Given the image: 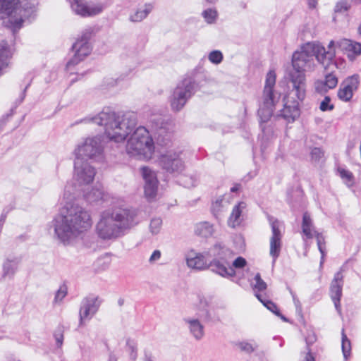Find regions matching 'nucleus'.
Wrapping results in <instances>:
<instances>
[{"label": "nucleus", "instance_id": "1", "mask_svg": "<svg viewBox=\"0 0 361 361\" xmlns=\"http://www.w3.org/2000/svg\"><path fill=\"white\" fill-rule=\"evenodd\" d=\"M96 173L87 159L74 158L73 178L77 185L71 181L66 183L61 199L63 207L51 222L55 235L64 245L73 243L92 226L90 212L74 200L80 187L93 182Z\"/></svg>", "mask_w": 361, "mask_h": 361}, {"label": "nucleus", "instance_id": "2", "mask_svg": "<svg viewBox=\"0 0 361 361\" xmlns=\"http://www.w3.org/2000/svg\"><path fill=\"white\" fill-rule=\"evenodd\" d=\"M92 123L100 126L111 141L123 142L128 137L126 150L137 159L149 160L154 152V144L149 130L142 126L137 127V116L133 111L119 114L109 107L104 108L94 116H88L76 123Z\"/></svg>", "mask_w": 361, "mask_h": 361}, {"label": "nucleus", "instance_id": "3", "mask_svg": "<svg viewBox=\"0 0 361 361\" xmlns=\"http://www.w3.org/2000/svg\"><path fill=\"white\" fill-rule=\"evenodd\" d=\"M334 47V40L329 42L328 50L319 42H310L301 46L299 51L294 52L292 57L293 70L288 73L287 84L291 85L298 98L302 99L306 90L305 72L314 70L315 59L326 69L335 58Z\"/></svg>", "mask_w": 361, "mask_h": 361}, {"label": "nucleus", "instance_id": "4", "mask_svg": "<svg viewBox=\"0 0 361 361\" xmlns=\"http://www.w3.org/2000/svg\"><path fill=\"white\" fill-rule=\"evenodd\" d=\"M141 221L139 211L132 207H115L101 212L95 231L104 240H114L123 236L126 231Z\"/></svg>", "mask_w": 361, "mask_h": 361}, {"label": "nucleus", "instance_id": "5", "mask_svg": "<svg viewBox=\"0 0 361 361\" xmlns=\"http://www.w3.org/2000/svg\"><path fill=\"white\" fill-rule=\"evenodd\" d=\"M36 2L29 0H0V20L13 32L24 23H31L36 17Z\"/></svg>", "mask_w": 361, "mask_h": 361}, {"label": "nucleus", "instance_id": "6", "mask_svg": "<svg viewBox=\"0 0 361 361\" xmlns=\"http://www.w3.org/2000/svg\"><path fill=\"white\" fill-rule=\"evenodd\" d=\"M276 74L274 70L269 71L265 78L264 86L259 101L258 116L264 136L272 133V128L267 124L273 116L274 109L280 102L281 94L275 88Z\"/></svg>", "mask_w": 361, "mask_h": 361}, {"label": "nucleus", "instance_id": "7", "mask_svg": "<svg viewBox=\"0 0 361 361\" xmlns=\"http://www.w3.org/2000/svg\"><path fill=\"white\" fill-rule=\"evenodd\" d=\"M206 254L213 273L226 279L235 276V271L231 267L234 252L223 243H214L206 250Z\"/></svg>", "mask_w": 361, "mask_h": 361}, {"label": "nucleus", "instance_id": "8", "mask_svg": "<svg viewBox=\"0 0 361 361\" xmlns=\"http://www.w3.org/2000/svg\"><path fill=\"white\" fill-rule=\"evenodd\" d=\"M198 89V83L193 76L183 78L173 90L170 97L171 107L180 111Z\"/></svg>", "mask_w": 361, "mask_h": 361}, {"label": "nucleus", "instance_id": "9", "mask_svg": "<svg viewBox=\"0 0 361 361\" xmlns=\"http://www.w3.org/2000/svg\"><path fill=\"white\" fill-rule=\"evenodd\" d=\"M93 29L90 27L85 28L81 33V36L73 44L72 49L74 51L73 56L68 61L66 69L71 74H79L74 71V67L83 61L92 51V47L90 39Z\"/></svg>", "mask_w": 361, "mask_h": 361}, {"label": "nucleus", "instance_id": "10", "mask_svg": "<svg viewBox=\"0 0 361 361\" xmlns=\"http://www.w3.org/2000/svg\"><path fill=\"white\" fill-rule=\"evenodd\" d=\"M104 146L101 136L88 137L73 150L74 158L99 160L102 158Z\"/></svg>", "mask_w": 361, "mask_h": 361}, {"label": "nucleus", "instance_id": "11", "mask_svg": "<svg viewBox=\"0 0 361 361\" xmlns=\"http://www.w3.org/2000/svg\"><path fill=\"white\" fill-rule=\"evenodd\" d=\"M110 0H67L71 11L80 17L88 18L100 14Z\"/></svg>", "mask_w": 361, "mask_h": 361}, {"label": "nucleus", "instance_id": "12", "mask_svg": "<svg viewBox=\"0 0 361 361\" xmlns=\"http://www.w3.org/2000/svg\"><path fill=\"white\" fill-rule=\"evenodd\" d=\"M287 85L289 91L287 95L283 98V108L280 110L277 116L283 118L288 123H291L293 122L298 116H299V102L303 101L305 98L306 90H305L303 97L300 99L295 93L293 92L291 85L288 84Z\"/></svg>", "mask_w": 361, "mask_h": 361}, {"label": "nucleus", "instance_id": "13", "mask_svg": "<svg viewBox=\"0 0 361 361\" xmlns=\"http://www.w3.org/2000/svg\"><path fill=\"white\" fill-rule=\"evenodd\" d=\"M268 221L271 228V235L269 240V255L273 259L272 264H274L280 255L282 247L283 224L271 216H268Z\"/></svg>", "mask_w": 361, "mask_h": 361}, {"label": "nucleus", "instance_id": "14", "mask_svg": "<svg viewBox=\"0 0 361 361\" xmlns=\"http://www.w3.org/2000/svg\"><path fill=\"white\" fill-rule=\"evenodd\" d=\"M180 151L168 150L160 155L159 164L168 173L179 174L185 169Z\"/></svg>", "mask_w": 361, "mask_h": 361}, {"label": "nucleus", "instance_id": "15", "mask_svg": "<svg viewBox=\"0 0 361 361\" xmlns=\"http://www.w3.org/2000/svg\"><path fill=\"white\" fill-rule=\"evenodd\" d=\"M102 300L96 295H90L82 299L79 310L80 325L90 321L98 312Z\"/></svg>", "mask_w": 361, "mask_h": 361}, {"label": "nucleus", "instance_id": "16", "mask_svg": "<svg viewBox=\"0 0 361 361\" xmlns=\"http://www.w3.org/2000/svg\"><path fill=\"white\" fill-rule=\"evenodd\" d=\"M360 76L354 74L346 78L340 85L337 92L338 98L344 102H350L360 85Z\"/></svg>", "mask_w": 361, "mask_h": 361}, {"label": "nucleus", "instance_id": "17", "mask_svg": "<svg viewBox=\"0 0 361 361\" xmlns=\"http://www.w3.org/2000/svg\"><path fill=\"white\" fill-rule=\"evenodd\" d=\"M142 176L145 180L144 192L147 199L153 200L158 191L159 181L156 173L149 167L145 166L141 169Z\"/></svg>", "mask_w": 361, "mask_h": 361}, {"label": "nucleus", "instance_id": "18", "mask_svg": "<svg viewBox=\"0 0 361 361\" xmlns=\"http://www.w3.org/2000/svg\"><path fill=\"white\" fill-rule=\"evenodd\" d=\"M185 261L188 267L191 269L203 271L210 269L206 251L198 252L191 250L186 253Z\"/></svg>", "mask_w": 361, "mask_h": 361}, {"label": "nucleus", "instance_id": "19", "mask_svg": "<svg viewBox=\"0 0 361 361\" xmlns=\"http://www.w3.org/2000/svg\"><path fill=\"white\" fill-rule=\"evenodd\" d=\"M343 286V276L342 272L338 271L335 274L330 286V295L334 306L338 313H341V298Z\"/></svg>", "mask_w": 361, "mask_h": 361}, {"label": "nucleus", "instance_id": "20", "mask_svg": "<svg viewBox=\"0 0 361 361\" xmlns=\"http://www.w3.org/2000/svg\"><path fill=\"white\" fill-rule=\"evenodd\" d=\"M335 51L340 49L344 51L350 61H354L361 54V43L351 41L347 39H342L335 42Z\"/></svg>", "mask_w": 361, "mask_h": 361}, {"label": "nucleus", "instance_id": "21", "mask_svg": "<svg viewBox=\"0 0 361 361\" xmlns=\"http://www.w3.org/2000/svg\"><path fill=\"white\" fill-rule=\"evenodd\" d=\"M82 190V195L85 200L90 204H99L106 200L107 195L105 194L103 187L101 184L97 183L93 187L86 189L80 188Z\"/></svg>", "mask_w": 361, "mask_h": 361}, {"label": "nucleus", "instance_id": "22", "mask_svg": "<svg viewBox=\"0 0 361 361\" xmlns=\"http://www.w3.org/2000/svg\"><path fill=\"white\" fill-rule=\"evenodd\" d=\"M246 207L247 204L243 201L239 202L233 207L228 219V225L229 227L235 228L241 224L243 221V213Z\"/></svg>", "mask_w": 361, "mask_h": 361}, {"label": "nucleus", "instance_id": "23", "mask_svg": "<svg viewBox=\"0 0 361 361\" xmlns=\"http://www.w3.org/2000/svg\"><path fill=\"white\" fill-rule=\"evenodd\" d=\"M192 336L197 341H200L204 336V326L199 319L187 317L184 319Z\"/></svg>", "mask_w": 361, "mask_h": 361}, {"label": "nucleus", "instance_id": "24", "mask_svg": "<svg viewBox=\"0 0 361 361\" xmlns=\"http://www.w3.org/2000/svg\"><path fill=\"white\" fill-rule=\"evenodd\" d=\"M301 228L302 240L305 244H307V240L308 239H312L314 235L317 233L313 221L310 214L307 212L303 214Z\"/></svg>", "mask_w": 361, "mask_h": 361}, {"label": "nucleus", "instance_id": "25", "mask_svg": "<svg viewBox=\"0 0 361 361\" xmlns=\"http://www.w3.org/2000/svg\"><path fill=\"white\" fill-rule=\"evenodd\" d=\"M153 8L154 4L152 3H145L130 13L129 20L133 23H140L149 16Z\"/></svg>", "mask_w": 361, "mask_h": 361}, {"label": "nucleus", "instance_id": "26", "mask_svg": "<svg viewBox=\"0 0 361 361\" xmlns=\"http://www.w3.org/2000/svg\"><path fill=\"white\" fill-rule=\"evenodd\" d=\"M11 56V47L6 42H1L0 43V75L8 68Z\"/></svg>", "mask_w": 361, "mask_h": 361}, {"label": "nucleus", "instance_id": "27", "mask_svg": "<svg viewBox=\"0 0 361 361\" xmlns=\"http://www.w3.org/2000/svg\"><path fill=\"white\" fill-rule=\"evenodd\" d=\"M143 117L155 130L164 128V118L161 114L156 113L154 109H148L143 113Z\"/></svg>", "mask_w": 361, "mask_h": 361}, {"label": "nucleus", "instance_id": "28", "mask_svg": "<svg viewBox=\"0 0 361 361\" xmlns=\"http://www.w3.org/2000/svg\"><path fill=\"white\" fill-rule=\"evenodd\" d=\"M338 85V78L332 73H328L325 76L324 81H317L315 83V89L317 92H327L333 89Z\"/></svg>", "mask_w": 361, "mask_h": 361}, {"label": "nucleus", "instance_id": "29", "mask_svg": "<svg viewBox=\"0 0 361 361\" xmlns=\"http://www.w3.org/2000/svg\"><path fill=\"white\" fill-rule=\"evenodd\" d=\"M195 233L200 237L209 238L214 233V228L209 222H200L195 226Z\"/></svg>", "mask_w": 361, "mask_h": 361}, {"label": "nucleus", "instance_id": "30", "mask_svg": "<svg viewBox=\"0 0 361 361\" xmlns=\"http://www.w3.org/2000/svg\"><path fill=\"white\" fill-rule=\"evenodd\" d=\"M20 260L17 258L7 259L3 265V278L11 279L17 271Z\"/></svg>", "mask_w": 361, "mask_h": 361}, {"label": "nucleus", "instance_id": "31", "mask_svg": "<svg viewBox=\"0 0 361 361\" xmlns=\"http://www.w3.org/2000/svg\"><path fill=\"white\" fill-rule=\"evenodd\" d=\"M230 194H226L216 199L212 203V209L215 216L222 212L223 209L226 207L230 203Z\"/></svg>", "mask_w": 361, "mask_h": 361}, {"label": "nucleus", "instance_id": "32", "mask_svg": "<svg viewBox=\"0 0 361 361\" xmlns=\"http://www.w3.org/2000/svg\"><path fill=\"white\" fill-rule=\"evenodd\" d=\"M178 182L183 187L190 188L197 185L198 182V178L196 175H182L179 177Z\"/></svg>", "mask_w": 361, "mask_h": 361}, {"label": "nucleus", "instance_id": "33", "mask_svg": "<svg viewBox=\"0 0 361 361\" xmlns=\"http://www.w3.org/2000/svg\"><path fill=\"white\" fill-rule=\"evenodd\" d=\"M251 286L255 292V295L260 294L259 292L265 290L267 289V283L262 279L260 274L257 273L254 277L253 281L251 283Z\"/></svg>", "mask_w": 361, "mask_h": 361}, {"label": "nucleus", "instance_id": "34", "mask_svg": "<svg viewBox=\"0 0 361 361\" xmlns=\"http://www.w3.org/2000/svg\"><path fill=\"white\" fill-rule=\"evenodd\" d=\"M338 173L340 177L341 178V179L343 180V181L344 182V183L348 187H352L354 185V183H355L354 176L350 171H348L345 169L339 167L338 169Z\"/></svg>", "mask_w": 361, "mask_h": 361}, {"label": "nucleus", "instance_id": "35", "mask_svg": "<svg viewBox=\"0 0 361 361\" xmlns=\"http://www.w3.org/2000/svg\"><path fill=\"white\" fill-rule=\"evenodd\" d=\"M236 346L243 352L251 353L257 348L258 345L255 341H243L237 343Z\"/></svg>", "mask_w": 361, "mask_h": 361}, {"label": "nucleus", "instance_id": "36", "mask_svg": "<svg viewBox=\"0 0 361 361\" xmlns=\"http://www.w3.org/2000/svg\"><path fill=\"white\" fill-rule=\"evenodd\" d=\"M342 341H341V348L343 357L345 360H347L350 355L351 351V343L350 341L348 338L347 336L345 334L344 329H342Z\"/></svg>", "mask_w": 361, "mask_h": 361}, {"label": "nucleus", "instance_id": "37", "mask_svg": "<svg viewBox=\"0 0 361 361\" xmlns=\"http://www.w3.org/2000/svg\"><path fill=\"white\" fill-rule=\"evenodd\" d=\"M202 16L208 24H213L217 19L218 13L215 8H209L203 11Z\"/></svg>", "mask_w": 361, "mask_h": 361}, {"label": "nucleus", "instance_id": "38", "mask_svg": "<svg viewBox=\"0 0 361 361\" xmlns=\"http://www.w3.org/2000/svg\"><path fill=\"white\" fill-rule=\"evenodd\" d=\"M256 297L269 310L276 315H279V310L273 302L264 298L262 294H256Z\"/></svg>", "mask_w": 361, "mask_h": 361}, {"label": "nucleus", "instance_id": "39", "mask_svg": "<svg viewBox=\"0 0 361 361\" xmlns=\"http://www.w3.org/2000/svg\"><path fill=\"white\" fill-rule=\"evenodd\" d=\"M314 237H315L317 239V247H318V249L322 255V260H321V263H320L322 265L323 263V261H324V255H325V249H326L325 237L324 236V235L322 233H319V232H317L314 235Z\"/></svg>", "mask_w": 361, "mask_h": 361}, {"label": "nucleus", "instance_id": "40", "mask_svg": "<svg viewBox=\"0 0 361 361\" xmlns=\"http://www.w3.org/2000/svg\"><path fill=\"white\" fill-rule=\"evenodd\" d=\"M162 227V219L159 217L152 219L149 224V231L152 235L159 233Z\"/></svg>", "mask_w": 361, "mask_h": 361}, {"label": "nucleus", "instance_id": "41", "mask_svg": "<svg viewBox=\"0 0 361 361\" xmlns=\"http://www.w3.org/2000/svg\"><path fill=\"white\" fill-rule=\"evenodd\" d=\"M224 55L219 50H213L208 54V60L213 64L218 65L223 61Z\"/></svg>", "mask_w": 361, "mask_h": 361}, {"label": "nucleus", "instance_id": "42", "mask_svg": "<svg viewBox=\"0 0 361 361\" xmlns=\"http://www.w3.org/2000/svg\"><path fill=\"white\" fill-rule=\"evenodd\" d=\"M68 293L67 287L65 285L61 286L55 293L54 303L59 304L62 302Z\"/></svg>", "mask_w": 361, "mask_h": 361}, {"label": "nucleus", "instance_id": "43", "mask_svg": "<svg viewBox=\"0 0 361 361\" xmlns=\"http://www.w3.org/2000/svg\"><path fill=\"white\" fill-rule=\"evenodd\" d=\"M127 346L129 350V357L132 361H135L137 358V345L133 341H127Z\"/></svg>", "mask_w": 361, "mask_h": 361}, {"label": "nucleus", "instance_id": "44", "mask_svg": "<svg viewBox=\"0 0 361 361\" xmlns=\"http://www.w3.org/2000/svg\"><path fill=\"white\" fill-rule=\"evenodd\" d=\"M350 7V5L348 1L341 0L336 4L335 8H334V11L336 13H345L348 11Z\"/></svg>", "mask_w": 361, "mask_h": 361}, {"label": "nucleus", "instance_id": "45", "mask_svg": "<svg viewBox=\"0 0 361 361\" xmlns=\"http://www.w3.org/2000/svg\"><path fill=\"white\" fill-rule=\"evenodd\" d=\"M334 109V105L331 103V98L329 96H326L320 103L319 109L322 111H328Z\"/></svg>", "mask_w": 361, "mask_h": 361}, {"label": "nucleus", "instance_id": "46", "mask_svg": "<svg viewBox=\"0 0 361 361\" xmlns=\"http://www.w3.org/2000/svg\"><path fill=\"white\" fill-rule=\"evenodd\" d=\"M311 159L312 161H319L324 156V152L319 147H314L310 152Z\"/></svg>", "mask_w": 361, "mask_h": 361}, {"label": "nucleus", "instance_id": "47", "mask_svg": "<svg viewBox=\"0 0 361 361\" xmlns=\"http://www.w3.org/2000/svg\"><path fill=\"white\" fill-rule=\"evenodd\" d=\"M247 264V261L243 257H238L233 262H231V267L235 270V269H242Z\"/></svg>", "mask_w": 361, "mask_h": 361}, {"label": "nucleus", "instance_id": "48", "mask_svg": "<svg viewBox=\"0 0 361 361\" xmlns=\"http://www.w3.org/2000/svg\"><path fill=\"white\" fill-rule=\"evenodd\" d=\"M161 252L158 250H154L151 255L149 262V263H154L158 261L161 258Z\"/></svg>", "mask_w": 361, "mask_h": 361}, {"label": "nucleus", "instance_id": "49", "mask_svg": "<svg viewBox=\"0 0 361 361\" xmlns=\"http://www.w3.org/2000/svg\"><path fill=\"white\" fill-rule=\"evenodd\" d=\"M301 361H315L314 357L312 356V355L308 352L304 353V357Z\"/></svg>", "mask_w": 361, "mask_h": 361}, {"label": "nucleus", "instance_id": "50", "mask_svg": "<svg viewBox=\"0 0 361 361\" xmlns=\"http://www.w3.org/2000/svg\"><path fill=\"white\" fill-rule=\"evenodd\" d=\"M55 338L58 346H61L63 343V336L60 334H55Z\"/></svg>", "mask_w": 361, "mask_h": 361}, {"label": "nucleus", "instance_id": "51", "mask_svg": "<svg viewBox=\"0 0 361 361\" xmlns=\"http://www.w3.org/2000/svg\"><path fill=\"white\" fill-rule=\"evenodd\" d=\"M143 360L144 361H155L152 355L149 352H145Z\"/></svg>", "mask_w": 361, "mask_h": 361}, {"label": "nucleus", "instance_id": "52", "mask_svg": "<svg viewBox=\"0 0 361 361\" xmlns=\"http://www.w3.org/2000/svg\"><path fill=\"white\" fill-rule=\"evenodd\" d=\"M318 0H308V6L310 8H314L317 4Z\"/></svg>", "mask_w": 361, "mask_h": 361}, {"label": "nucleus", "instance_id": "53", "mask_svg": "<svg viewBox=\"0 0 361 361\" xmlns=\"http://www.w3.org/2000/svg\"><path fill=\"white\" fill-rule=\"evenodd\" d=\"M108 361H117V357L113 352L109 353Z\"/></svg>", "mask_w": 361, "mask_h": 361}, {"label": "nucleus", "instance_id": "54", "mask_svg": "<svg viewBox=\"0 0 361 361\" xmlns=\"http://www.w3.org/2000/svg\"><path fill=\"white\" fill-rule=\"evenodd\" d=\"M293 302L297 309L300 308V302L298 298H295L294 295H293Z\"/></svg>", "mask_w": 361, "mask_h": 361}, {"label": "nucleus", "instance_id": "55", "mask_svg": "<svg viewBox=\"0 0 361 361\" xmlns=\"http://www.w3.org/2000/svg\"><path fill=\"white\" fill-rule=\"evenodd\" d=\"M240 185L239 184H235L234 186H233L231 188L230 190L231 192H235L240 189Z\"/></svg>", "mask_w": 361, "mask_h": 361}, {"label": "nucleus", "instance_id": "56", "mask_svg": "<svg viewBox=\"0 0 361 361\" xmlns=\"http://www.w3.org/2000/svg\"><path fill=\"white\" fill-rule=\"evenodd\" d=\"M6 217V216L4 214H2L1 215V217H0V224H4V222L5 221Z\"/></svg>", "mask_w": 361, "mask_h": 361}, {"label": "nucleus", "instance_id": "57", "mask_svg": "<svg viewBox=\"0 0 361 361\" xmlns=\"http://www.w3.org/2000/svg\"><path fill=\"white\" fill-rule=\"evenodd\" d=\"M109 84L111 85H116L117 84V80H112V81H111Z\"/></svg>", "mask_w": 361, "mask_h": 361}, {"label": "nucleus", "instance_id": "58", "mask_svg": "<svg viewBox=\"0 0 361 361\" xmlns=\"http://www.w3.org/2000/svg\"><path fill=\"white\" fill-rule=\"evenodd\" d=\"M207 2L209 3V4H215L217 0H206Z\"/></svg>", "mask_w": 361, "mask_h": 361}, {"label": "nucleus", "instance_id": "59", "mask_svg": "<svg viewBox=\"0 0 361 361\" xmlns=\"http://www.w3.org/2000/svg\"><path fill=\"white\" fill-rule=\"evenodd\" d=\"M279 317H281L283 321H287L286 318L283 315L281 314L280 313H279Z\"/></svg>", "mask_w": 361, "mask_h": 361}, {"label": "nucleus", "instance_id": "60", "mask_svg": "<svg viewBox=\"0 0 361 361\" xmlns=\"http://www.w3.org/2000/svg\"><path fill=\"white\" fill-rule=\"evenodd\" d=\"M357 32L359 34H361V23L360 25L358 27Z\"/></svg>", "mask_w": 361, "mask_h": 361}, {"label": "nucleus", "instance_id": "61", "mask_svg": "<svg viewBox=\"0 0 361 361\" xmlns=\"http://www.w3.org/2000/svg\"><path fill=\"white\" fill-rule=\"evenodd\" d=\"M123 303V299H120V300H118V304H119L120 305H121Z\"/></svg>", "mask_w": 361, "mask_h": 361}]
</instances>
